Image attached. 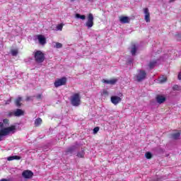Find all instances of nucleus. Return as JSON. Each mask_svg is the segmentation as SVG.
I'll list each match as a JSON object with an SVG mask.
<instances>
[{
    "mask_svg": "<svg viewBox=\"0 0 181 181\" xmlns=\"http://www.w3.org/2000/svg\"><path fill=\"white\" fill-rule=\"evenodd\" d=\"M42 124V119L40 117H38L35 121V127H39Z\"/></svg>",
    "mask_w": 181,
    "mask_h": 181,
    "instance_id": "nucleus-18",
    "label": "nucleus"
},
{
    "mask_svg": "<svg viewBox=\"0 0 181 181\" xmlns=\"http://www.w3.org/2000/svg\"><path fill=\"white\" fill-rule=\"evenodd\" d=\"M71 104L73 107H78L81 104V96L80 93H74L71 96Z\"/></svg>",
    "mask_w": 181,
    "mask_h": 181,
    "instance_id": "nucleus-1",
    "label": "nucleus"
},
{
    "mask_svg": "<svg viewBox=\"0 0 181 181\" xmlns=\"http://www.w3.org/2000/svg\"><path fill=\"white\" fill-rule=\"evenodd\" d=\"M156 61H151L150 62L149 64H148V67L150 69H153V67H155V66H156Z\"/></svg>",
    "mask_w": 181,
    "mask_h": 181,
    "instance_id": "nucleus-19",
    "label": "nucleus"
},
{
    "mask_svg": "<svg viewBox=\"0 0 181 181\" xmlns=\"http://www.w3.org/2000/svg\"><path fill=\"white\" fill-rule=\"evenodd\" d=\"M103 93L105 94L106 95H108V92L107 90H104Z\"/></svg>",
    "mask_w": 181,
    "mask_h": 181,
    "instance_id": "nucleus-34",
    "label": "nucleus"
},
{
    "mask_svg": "<svg viewBox=\"0 0 181 181\" xmlns=\"http://www.w3.org/2000/svg\"><path fill=\"white\" fill-rule=\"evenodd\" d=\"M57 30H63V24L57 25Z\"/></svg>",
    "mask_w": 181,
    "mask_h": 181,
    "instance_id": "nucleus-28",
    "label": "nucleus"
},
{
    "mask_svg": "<svg viewBox=\"0 0 181 181\" xmlns=\"http://www.w3.org/2000/svg\"><path fill=\"white\" fill-rule=\"evenodd\" d=\"M145 156H146V159H151L152 158V153H151V152H146L145 153Z\"/></svg>",
    "mask_w": 181,
    "mask_h": 181,
    "instance_id": "nucleus-24",
    "label": "nucleus"
},
{
    "mask_svg": "<svg viewBox=\"0 0 181 181\" xmlns=\"http://www.w3.org/2000/svg\"><path fill=\"white\" fill-rule=\"evenodd\" d=\"M35 59L37 63H43L45 62V54L40 51H37L35 54Z\"/></svg>",
    "mask_w": 181,
    "mask_h": 181,
    "instance_id": "nucleus-5",
    "label": "nucleus"
},
{
    "mask_svg": "<svg viewBox=\"0 0 181 181\" xmlns=\"http://www.w3.org/2000/svg\"><path fill=\"white\" fill-rule=\"evenodd\" d=\"M156 101L158 104H163L166 101V97L160 95L156 96Z\"/></svg>",
    "mask_w": 181,
    "mask_h": 181,
    "instance_id": "nucleus-12",
    "label": "nucleus"
},
{
    "mask_svg": "<svg viewBox=\"0 0 181 181\" xmlns=\"http://www.w3.org/2000/svg\"><path fill=\"white\" fill-rule=\"evenodd\" d=\"M16 131V126L13 125L9 127L1 129L0 130V134L2 136H6V135H9V134H15Z\"/></svg>",
    "mask_w": 181,
    "mask_h": 181,
    "instance_id": "nucleus-2",
    "label": "nucleus"
},
{
    "mask_svg": "<svg viewBox=\"0 0 181 181\" xmlns=\"http://www.w3.org/2000/svg\"><path fill=\"white\" fill-rule=\"evenodd\" d=\"M134 62V58L129 57V58H127V64H132Z\"/></svg>",
    "mask_w": 181,
    "mask_h": 181,
    "instance_id": "nucleus-25",
    "label": "nucleus"
},
{
    "mask_svg": "<svg viewBox=\"0 0 181 181\" xmlns=\"http://www.w3.org/2000/svg\"><path fill=\"white\" fill-rule=\"evenodd\" d=\"M110 101L114 105H118V104L122 101V98L117 95H113L110 98Z\"/></svg>",
    "mask_w": 181,
    "mask_h": 181,
    "instance_id": "nucleus-7",
    "label": "nucleus"
},
{
    "mask_svg": "<svg viewBox=\"0 0 181 181\" xmlns=\"http://www.w3.org/2000/svg\"><path fill=\"white\" fill-rule=\"evenodd\" d=\"M85 25L88 29L91 28L92 26H94V16L93 13H89L87 17V21L85 23Z\"/></svg>",
    "mask_w": 181,
    "mask_h": 181,
    "instance_id": "nucleus-3",
    "label": "nucleus"
},
{
    "mask_svg": "<svg viewBox=\"0 0 181 181\" xmlns=\"http://www.w3.org/2000/svg\"><path fill=\"white\" fill-rule=\"evenodd\" d=\"M173 90H179V86H177V85L174 86L173 87Z\"/></svg>",
    "mask_w": 181,
    "mask_h": 181,
    "instance_id": "nucleus-30",
    "label": "nucleus"
},
{
    "mask_svg": "<svg viewBox=\"0 0 181 181\" xmlns=\"http://www.w3.org/2000/svg\"><path fill=\"white\" fill-rule=\"evenodd\" d=\"M144 20L147 23L151 22V13H149V9L148 8H144Z\"/></svg>",
    "mask_w": 181,
    "mask_h": 181,
    "instance_id": "nucleus-9",
    "label": "nucleus"
},
{
    "mask_svg": "<svg viewBox=\"0 0 181 181\" xmlns=\"http://www.w3.org/2000/svg\"><path fill=\"white\" fill-rule=\"evenodd\" d=\"M78 158H84V151H81L77 153Z\"/></svg>",
    "mask_w": 181,
    "mask_h": 181,
    "instance_id": "nucleus-26",
    "label": "nucleus"
},
{
    "mask_svg": "<svg viewBox=\"0 0 181 181\" xmlns=\"http://www.w3.org/2000/svg\"><path fill=\"white\" fill-rule=\"evenodd\" d=\"M21 156H12L7 158V160H21Z\"/></svg>",
    "mask_w": 181,
    "mask_h": 181,
    "instance_id": "nucleus-15",
    "label": "nucleus"
},
{
    "mask_svg": "<svg viewBox=\"0 0 181 181\" xmlns=\"http://www.w3.org/2000/svg\"><path fill=\"white\" fill-rule=\"evenodd\" d=\"M13 115L14 117H21L22 115H25V111L21 109H16L13 112L10 113V116Z\"/></svg>",
    "mask_w": 181,
    "mask_h": 181,
    "instance_id": "nucleus-10",
    "label": "nucleus"
},
{
    "mask_svg": "<svg viewBox=\"0 0 181 181\" xmlns=\"http://www.w3.org/2000/svg\"><path fill=\"white\" fill-rule=\"evenodd\" d=\"M37 98L38 100H40V98H42V95H40V94L37 95Z\"/></svg>",
    "mask_w": 181,
    "mask_h": 181,
    "instance_id": "nucleus-32",
    "label": "nucleus"
},
{
    "mask_svg": "<svg viewBox=\"0 0 181 181\" xmlns=\"http://www.w3.org/2000/svg\"><path fill=\"white\" fill-rule=\"evenodd\" d=\"M37 39L40 45H46V38L45 37V35H37Z\"/></svg>",
    "mask_w": 181,
    "mask_h": 181,
    "instance_id": "nucleus-13",
    "label": "nucleus"
},
{
    "mask_svg": "<svg viewBox=\"0 0 181 181\" xmlns=\"http://www.w3.org/2000/svg\"><path fill=\"white\" fill-rule=\"evenodd\" d=\"M0 181H9V180H6V179H1Z\"/></svg>",
    "mask_w": 181,
    "mask_h": 181,
    "instance_id": "nucleus-36",
    "label": "nucleus"
},
{
    "mask_svg": "<svg viewBox=\"0 0 181 181\" xmlns=\"http://www.w3.org/2000/svg\"><path fill=\"white\" fill-rule=\"evenodd\" d=\"M2 135H1V133H0V141H2Z\"/></svg>",
    "mask_w": 181,
    "mask_h": 181,
    "instance_id": "nucleus-37",
    "label": "nucleus"
},
{
    "mask_svg": "<svg viewBox=\"0 0 181 181\" xmlns=\"http://www.w3.org/2000/svg\"><path fill=\"white\" fill-rule=\"evenodd\" d=\"M11 54L12 56H18V49H12Z\"/></svg>",
    "mask_w": 181,
    "mask_h": 181,
    "instance_id": "nucleus-27",
    "label": "nucleus"
},
{
    "mask_svg": "<svg viewBox=\"0 0 181 181\" xmlns=\"http://www.w3.org/2000/svg\"><path fill=\"white\" fill-rule=\"evenodd\" d=\"M136 50H138V48L136 47V45H132L130 48V53L132 56H135L136 54Z\"/></svg>",
    "mask_w": 181,
    "mask_h": 181,
    "instance_id": "nucleus-14",
    "label": "nucleus"
},
{
    "mask_svg": "<svg viewBox=\"0 0 181 181\" xmlns=\"http://www.w3.org/2000/svg\"><path fill=\"white\" fill-rule=\"evenodd\" d=\"M21 101H22V98L19 97L16 100V105L17 107H21Z\"/></svg>",
    "mask_w": 181,
    "mask_h": 181,
    "instance_id": "nucleus-21",
    "label": "nucleus"
},
{
    "mask_svg": "<svg viewBox=\"0 0 181 181\" xmlns=\"http://www.w3.org/2000/svg\"><path fill=\"white\" fill-rule=\"evenodd\" d=\"M146 78V72L144 70H139L138 74L136 75V81H144Z\"/></svg>",
    "mask_w": 181,
    "mask_h": 181,
    "instance_id": "nucleus-4",
    "label": "nucleus"
},
{
    "mask_svg": "<svg viewBox=\"0 0 181 181\" xmlns=\"http://www.w3.org/2000/svg\"><path fill=\"white\" fill-rule=\"evenodd\" d=\"M102 81L105 84H110V86H114V84H115V83H117L118 81V79H117V78H112L110 80L103 79Z\"/></svg>",
    "mask_w": 181,
    "mask_h": 181,
    "instance_id": "nucleus-11",
    "label": "nucleus"
},
{
    "mask_svg": "<svg viewBox=\"0 0 181 181\" xmlns=\"http://www.w3.org/2000/svg\"><path fill=\"white\" fill-rule=\"evenodd\" d=\"M54 47H55L56 49H62V47H63V45L60 42H56Z\"/></svg>",
    "mask_w": 181,
    "mask_h": 181,
    "instance_id": "nucleus-23",
    "label": "nucleus"
},
{
    "mask_svg": "<svg viewBox=\"0 0 181 181\" xmlns=\"http://www.w3.org/2000/svg\"><path fill=\"white\" fill-rule=\"evenodd\" d=\"M75 17L77 18V19H82V21H85V19H86V16H84V15L81 16L78 13H76Z\"/></svg>",
    "mask_w": 181,
    "mask_h": 181,
    "instance_id": "nucleus-20",
    "label": "nucleus"
},
{
    "mask_svg": "<svg viewBox=\"0 0 181 181\" xmlns=\"http://www.w3.org/2000/svg\"><path fill=\"white\" fill-rule=\"evenodd\" d=\"M68 151L71 152V148H69Z\"/></svg>",
    "mask_w": 181,
    "mask_h": 181,
    "instance_id": "nucleus-38",
    "label": "nucleus"
},
{
    "mask_svg": "<svg viewBox=\"0 0 181 181\" xmlns=\"http://www.w3.org/2000/svg\"><path fill=\"white\" fill-rule=\"evenodd\" d=\"M22 176L24 179H32V177H33V172L29 170H25L22 173Z\"/></svg>",
    "mask_w": 181,
    "mask_h": 181,
    "instance_id": "nucleus-8",
    "label": "nucleus"
},
{
    "mask_svg": "<svg viewBox=\"0 0 181 181\" xmlns=\"http://www.w3.org/2000/svg\"><path fill=\"white\" fill-rule=\"evenodd\" d=\"M1 128H4V123L3 122H0V129Z\"/></svg>",
    "mask_w": 181,
    "mask_h": 181,
    "instance_id": "nucleus-33",
    "label": "nucleus"
},
{
    "mask_svg": "<svg viewBox=\"0 0 181 181\" xmlns=\"http://www.w3.org/2000/svg\"><path fill=\"white\" fill-rule=\"evenodd\" d=\"M121 23H129V18L127 16H123L120 18Z\"/></svg>",
    "mask_w": 181,
    "mask_h": 181,
    "instance_id": "nucleus-16",
    "label": "nucleus"
},
{
    "mask_svg": "<svg viewBox=\"0 0 181 181\" xmlns=\"http://www.w3.org/2000/svg\"><path fill=\"white\" fill-rule=\"evenodd\" d=\"M166 80H167V78H166V77L164 76H161V77H160V78H158L159 83H161L166 82Z\"/></svg>",
    "mask_w": 181,
    "mask_h": 181,
    "instance_id": "nucleus-22",
    "label": "nucleus"
},
{
    "mask_svg": "<svg viewBox=\"0 0 181 181\" xmlns=\"http://www.w3.org/2000/svg\"><path fill=\"white\" fill-rule=\"evenodd\" d=\"M9 103H11V99L8 100L6 102V105L9 104Z\"/></svg>",
    "mask_w": 181,
    "mask_h": 181,
    "instance_id": "nucleus-35",
    "label": "nucleus"
},
{
    "mask_svg": "<svg viewBox=\"0 0 181 181\" xmlns=\"http://www.w3.org/2000/svg\"><path fill=\"white\" fill-rule=\"evenodd\" d=\"M171 138L172 139H179V138H180V132H176V133H173V134H171Z\"/></svg>",
    "mask_w": 181,
    "mask_h": 181,
    "instance_id": "nucleus-17",
    "label": "nucleus"
},
{
    "mask_svg": "<svg viewBox=\"0 0 181 181\" xmlns=\"http://www.w3.org/2000/svg\"><path fill=\"white\" fill-rule=\"evenodd\" d=\"M66 83H67V78H66L65 77H63L62 78L57 79L54 84V87L57 88V87H60L61 86H64Z\"/></svg>",
    "mask_w": 181,
    "mask_h": 181,
    "instance_id": "nucleus-6",
    "label": "nucleus"
},
{
    "mask_svg": "<svg viewBox=\"0 0 181 181\" xmlns=\"http://www.w3.org/2000/svg\"><path fill=\"white\" fill-rule=\"evenodd\" d=\"M98 131H100V127H96L93 129V134H97V132H98Z\"/></svg>",
    "mask_w": 181,
    "mask_h": 181,
    "instance_id": "nucleus-29",
    "label": "nucleus"
},
{
    "mask_svg": "<svg viewBox=\"0 0 181 181\" xmlns=\"http://www.w3.org/2000/svg\"><path fill=\"white\" fill-rule=\"evenodd\" d=\"M74 1H76V0H71V2H74Z\"/></svg>",
    "mask_w": 181,
    "mask_h": 181,
    "instance_id": "nucleus-39",
    "label": "nucleus"
},
{
    "mask_svg": "<svg viewBox=\"0 0 181 181\" xmlns=\"http://www.w3.org/2000/svg\"><path fill=\"white\" fill-rule=\"evenodd\" d=\"M3 122H4V124H8V122H9V120L8 119H4L3 120Z\"/></svg>",
    "mask_w": 181,
    "mask_h": 181,
    "instance_id": "nucleus-31",
    "label": "nucleus"
}]
</instances>
